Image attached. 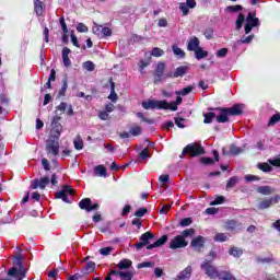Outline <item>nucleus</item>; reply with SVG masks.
Wrapping results in <instances>:
<instances>
[{"instance_id":"30","label":"nucleus","mask_w":280,"mask_h":280,"mask_svg":"<svg viewBox=\"0 0 280 280\" xmlns=\"http://www.w3.org/2000/svg\"><path fill=\"white\" fill-rule=\"evenodd\" d=\"M253 38H255V34H252L247 37H242L240 40L236 42V46L248 45V44L253 43Z\"/></svg>"},{"instance_id":"2","label":"nucleus","mask_w":280,"mask_h":280,"mask_svg":"<svg viewBox=\"0 0 280 280\" xmlns=\"http://www.w3.org/2000/svg\"><path fill=\"white\" fill-rule=\"evenodd\" d=\"M201 270H203L205 275L209 277V279H218L220 277V271L215 266H213L212 260L206 259L200 265Z\"/></svg>"},{"instance_id":"48","label":"nucleus","mask_w":280,"mask_h":280,"mask_svg":"<svg viewBox=\"0 0 280 280\" xmlns=\"http://www.w3.org/2000/svg\"><path fill=\"white\" fill-rule=\"evenodd\" d=\"M173 54L178 58H185V52L176 45L173 46Z\"/></svg>"},{"instance_id":"53","label":"nucleus","mask_w":280,"mask_h":280,"mask_svg":"<svg viewBox=\"0 0 280 280\" xmlns=\"http://www.w3.org/2000/svg\"><path fill=\"white\" fill-rule=\"evenodd\" d=\"M83 69L86 71H95V63H93V61H85L83 63Z\"/></svg>"},{"instance_id":"42","label":"nucleus","mask_w":280,"mask_h":280,"mask_svg":"<svg viewBox=\"0 0 280 280\" xmlns=\"http://www.w3.org/2000/svg\"><path fill=\"white\" fill-rule=\"evenodd\" d=\"M257 167L258 170H261V172H265V173L272 172V166L268 163H259Z\"/></svg>"},{"instance_id":"52","label":"nucleus","mask_w":280,"mask_h":280,"mask_svg":"<svg viewBox=\"0 0 280 280\" xmlns=\"http://www.w3.org/2000/svg\"><path fill=\"white\" fill-rule=\"evenodd\" d=\"M194 223V220H191V218H184L179 221V226H190V224Z\"/></svg>"},{"instance_id":"59","label":"nucleus","mask_w":280,"mask_h":280,"mask_svg":"<svg viewBox=\"0 0 280 280\" xmlns=\"http://www.w3.org/2000/svg\"><path fill=\"white\" fill-rule=\"evenodd\" d=\"M74 148L75 150H82V148H84V142L82 139L78 138L74 140Z\"/></svg>"},{"instance_id":"14","label":"nucleus","mask_w":280,"mask_h":280,"mask_svg":"<svg viewBox=\"0 0 280 280\" xmlns=\"http://www.w3.org/2000/svg\"><path fill=\"white\" fill-rule=\"evenodd\" d=\"M60 119H62L60 116H55L51 121V128L55 129L57 137H60L62 132V125L60 124Z\"/></svg>"},{"instance_id":"43","label":"nucleus","mask_w":280,"mask_h":280,"mask_svg":"<svg viewBox=\"0 0 280 280\" xmlns=\"http://www.w3.org/2000/svg\"><path fill=\"white\" fill-rule=\"evenodd\" d=\"M164 55H165V50L159 47L153 48L151 51V56H154V58H161V56H164Z\"/></svg>"},{"instance_id":"4","label":"nucleus","mask_w":280,"mask_h":280,"mask_svg":"<svg viewBox=\"0 0 280 280\" xmlns=\"http://www.w3.org/2000/svg\"><path fill=\"white\" fill-rule=\"evenodd\" d=\"M46 151L48 154H52L54 156H58L60 154V142H58L55 137H50L48 140H46Z\"/></svg>"},{"instance_id":"49","label":"nucleus","mask_w":280,"mask_h":280,"mask_svg":"<svg viewBox=\"0 0 280 280\" xmlns=\"http://www.w3.org/2000/svg\"><path fill=\"white\" fill-rule=\"evenodd\" d=\"M229 240V236L224 233H217L214 235V242H226Z\"/></svg>"},{"instance_id":"23","label":"nucleus","mask_w":280,"mask_h":280,"mask_svg":"<svg viewBox=\"0 0 280 280\" xmlns=\"http://www.w3.org/2000/svg\"><path fill=\"white\" fill-rule=\"evenodd\" d=\"M244 150H246V147H237L235 144L230 145V154H232V156H237V154H242Z\"/></svg>"},{"instance_id":"12","label":"nucleus","mask_w":280,"mask_h":280,"mask_svg":"<svg viewBox=\"0 0 280 280\" xmlns=\"http://www.w3.org/2000/svg\"><path fill=\"white\" fill-rule=\"evenodd\" d=\"M194 272V269L191 266H187L183 271H180L176 279L174 280H190L191 279V273Z\"/></svg>"},{"instance_id":"6","label":"nucleus","mask_w":280,"mask_h":280,"mask_svg":"<svg viewBox=\"0 0 280 280\" xmlns=\"http://www.w3.org/2000/svg\"><path fill=\"white\" fill-rule=\"evenodd\" d=\"M75 190L69 185L63 186V188L55 194V198L61 199L63 202L69 203V198L67 196H73Z\"/></svg>"},{"instance_id":"15","label":"nucleus","mask_w":280,"mask_h":280,"mask_svg":"<svg viewBox=\"0 0 280 280\" xmlns=\"http://www.w3.org/2000/svg\"><path fill=\"white\" fill-rule=\"evenodd\" d=\"M167 240H170V237L167 235H163L155 243L148 245L147 250H152L153 248H159L160 246H164V244H167Z\"/></svg>"},{"instance_id":"39","label":"nucleus","mask_w":280,"mask_h":280,"mask_svg":"<svg viewBox=\"0 0 280 280\" xmlns=\"http://www.w3.org/2000/svg\"><path fill=\"white\" fill-rule=\"evenodd\" d=\"M244 21H246V16H244V13H240L238 18L236 20V30L240 31L242 30L244 25Z\"/></svg>"},{"instance_id":"55","label":"nucleus","mask_w":280,"mask_h":280,"mask_svg":"<svg viewBox=\"0 0 280 280\" xmlns=\"http://www.w3.org/2000/svg\"><path fill=\"white\" fill-rule=\"evenodd\" d=\"M179 10L183 12L184 16L189 14V7L185 2L179 3Z\"/></svg>"},{"instance_id":"29","label":"nucleus","mask_w":280,"mask_h":280,"mask_svg":"<svg viewBox=\"0 0 280 280\" xmlns=\"http://www.w3.org/2000/svg\"><path fill=\"white\" fill-rule=\"evenodd\" d=\"M110 275H117L118 277H135V271H115V270H110L109 272V277Z\"/></svg>"},{"instance_id":"25","label":"nucleus","mask_w":280,"mask_h":280,"mask_svg":"<svg viewBox=\"0 0 280 280\" xmlns=\"http://www.w3.org/2000/svg\"><path fill=\"white\" fill-rule=\"evenodd\" d=\"M209 56V51L202 49V47H199L195 50V58L197 60H202V58H207Z\"/></svg>"},{"instance_id":"20","label":"nucleus","mask_w":280,"mask_h":280,"mask_svg":"<svg viewBox=\"0 0 280 280\" xmlns=\"http://www.w3.org/2000/svg\"><path fill=\"white\" fill-rule=\"evenodd\" d=\"M187 71H189L188 66H180L175 69V71L173 72V77L174 78H183L184 75H187Z\"/></svg>"},{"instance_id":"50","label":"nucleus","mask_w":280,"mask_h":280,"mask_svg":"<svg viewBox=\"0 0 280 280\" xmlns=\"http://www.w3.org/2000/svg\"><path fill=\"white\" fill-rule=\"evenodd\" d=\"M143 132V129L141 127L136 126L129 130V133L132 135V137H139Z\"/></svg>"},{"instance_id":"8","label":"nucleus","mask_w":280,"mask_h":280,"mask_svg":"<svg viewBox=\"0 0 280 280\" xmlns=\"http://www.w3.org/2000/svg\"><path fill=\"white\" fill-rule=\"evenodd\" d=\"M188 244L189 243L185 238H183V236L177 235L170 241V248H172V250H176L178 248H186Z\"/></svg>"},{"instance_id":"19","label":"nucleus","mask_w":280,"mask_h":280,"mask_svg":"<svg viewBox=\"0 0 280 280\" xmlns=\"http://www.w3.org/2000/svg\"><path fill=\"white\" fill-rule=\"evenodd\" d=\"M256 191L258 194H261L262 196H270L271 194H275L277 189L272 188V186H259Z\"/></svg>"},{"instance_id":"46","label":"nucleus","mask_w":280,"mask_h":280,"mask_svg":"<svg viewBox=\"0 0 280 280\" xmlns=\"http://www.w3.org/2000/svg\"><path fill=\"white\" fill-rule=\"evenodd\" d=\"M243 10H244V7H242L241 4L226 7L228 12H242Z\"/></svg>"},{"instance_id":"7","label":"nucleus","mask_w":280,"mask_h":280,"mask_svg":"<svg viewBox=\"0 0 280 280\" xmlns=\"http://www.w3.org/2000/svg\"><path fill=\"white\" fill-rule=\"evenodd\" d=\"M79 207L83 211L91 213V211H97V209H100V203H93L91 198H84L79 202Z\"/></svg>"},{"instance_id":"64","label":"nucleus","mask_w":280,"mask_h":280,"mask_svg":"<svg viewBox=\"0 0 280 280\" xmlns=\"http://www.w3.org/2000/svg\"><path fill=\"white\" fill-rule=\"evenodd\" d=\"M203 34L208 40H211L213 38V28H207Z\"/></svg>"},{"instance_id":"37","label":"nucleus","mask_w":280,"mask_h":280,"mask_svg":"<svg viewBox=\"0 0 280 280\" xmlns=\"http://www.w3.org/2000/svg\"><path fill=\"white\" fill-rule=\"evenodd\" d=\"M203 117H205V119H203L205 124H212V121H213L214 117H217V115L213 112H209V113L203 114Z\"/></svg>"},{"instance_id":"10","label":"nucleus","mask_w":280,"mask_h":280,"mask_svg":"<svg viewBox=\"0 0 280 280\" xmlns=\"http://www.w3.org/2000/svg\"><path fill=\"white\" fill-rule=\"evenodd\" d=\"M242 105H234L229 108H217L215 110H221V113H228L229 117H237L242 115Z\"/></svg>"},{"instance_id":"28","label":"nucleus","mask_w":280,"mask_h":280,"mask_svg":"<svg viewBox=\"0 0 280 280\" xmlns=\"http://www.w3.org/2000/svg\"><path fill=\"white\" fill-rule=\"evenodd\" d=\"M109 84H110V94L108 96V100L115 103L117 102V93H115V82L113 81V79H109Z\"/></svg>"},{"instance_id":"16","label":"nucleus","mask_w":280,"mask_h":280,"mask_svg":"<svg viewBox=\"0 0 280 280\" xmlns=\"http://www.w3.org/2000/svg\"><path fill=\"white\" fill-rule=\"evenodd\" d=\"M69 54H71V49H69V47H63L61 51V58L65 67H71V59H69Z\"/></svg>"},{"instance_id":"62","label":"nucleus","mask_w":280,"mask_h":280,"mask_svg":"<svg viewBox=\"0 0 280 280\" xmlns=\"http://www.w3.org/2000/svg\"><path fill=\"white\" fill-rule=\"evenodd\" d=\"M100 253L106 257L108 256L110 253H113V247H103L100 249Z\"/></svg>"},{"instance_id":"57","label":"nucleus","mask_w":280,"mask_h":280,"mask_svg":"<svg viewBox=\"0 0 280 280\" xmlns=\"http://www.w3.org/2000/svg\"><path fill=\"white\" fill-rule=\"evenodd\" d=\"M145 213H148V209L147 208H140L135 212V217L136 218H143V215H145Z\"/></svg>"},{"instance_id":"22","label":"nucleus","mask_w":280,"mask_h":280,"mask_svg":"<svg viewBox=\"0 0 280 280\" xmlns=\"http://www.w3.org/2000/svg\"><path fill=\"white\" fill-rule=\"evenodd\" d=\"M95 270V262L94 261H89L81 270V272L86 276L91 275Z\"/></svg>"},{"instance_id":"56","label":"nucleus","mask_w":280,"mask_h":280,"mask_svg":"<svg viewBox=\"0 0 280 280\" xmlns=\"http://www.w3.org/2000/svg\"><path fill=\"white\" fill-rule=\"evenodd\" d=\"M200 162L202 163V165H213V163H215V160H213L212 158H201Z\"/></svg>"},{"instance_id":"9","label":"nucleus","mask_w":280,"mask_h":280,"mask_svg":"<svg viewBox=\"0 0 280 280\" xmlns=\"http://www.w3.org/2000/svg\"><path fill=\"white\" fill-rule=\"evenodd\" d=\"M154 84H159V82H162L164 75H165V62L160 61L158 62V66L154 71Z\"/></svg>"},{"instance_id":"60","label":"nucleus","mask_w":280,"mask_h":280,"mask_svg":"<svg viewBox=\"0 0 280 280\" xmlns=\"http://www.w3.org/2000/svg\"><path fill=\"white\" fill-rule=\"evenodd\" d=\"M152 266H154V262L152 261H144L141 264H138L137 268L141 269V268H152Z\"/></svg>"},{"instance_id":"33","label":"nucleus","mask_w":280,"mask_h":280,"mask_svg":"<svg viewBox=\"0 0 280 280\" xmlns=\"http://www.w3.org/2000/svg\"><path fill=\"white\" fill-rule=\"evenodd\" d=\"M218 124H226L229 122V114L228 112H221L220 115L217 116Z\"/></svg>"},{"instance_id":"51","label":"nucleus","mask_w":280,"mask_h":280,"mask_svg":"<svg viewBox=\"0 0 280 280\" xmlns=\"http://www.w3.org/2000/svg\"><path fill=\"white\" fill-rule=\"evenodd\" d=\"M257 264H271V261H275V258L272 256H269L267 258L256 257Z\"/></svg>"},{"instance_id":"17","label":"nucleus","mask_w":280,"mask_h":280,"mask_svg":"<svg viewBox=\"0 0 280 280\" xmlns=\"http://www.w3.org/2000/svg\"><path fill=\"white\" fill-rule=\"evenodd\" d=\"M199 48H200V39H198V37H191L187 46L188 51H196Z\"/></svg>"},{"instance_id":"40","label":"nucleus","mask_w":280,"mask_h":280,"mask_svg":"<svg viewBox=\"0 0 280 280\" xmlns=\"http://www.w3.org/2000/svg\"><path fill=\"white\" fill-rule=\"evenodd\" d=\"M226 202V198L224 196H217V198L210 202L211 207H215L217 205H224Z\"/></svg>"},{"instance_id":"58","label":"nucleus","mask_w":280,"mask_h":280,"mask_svg":"<svg viewBox=\"0 0 280 280\" xmlns=\"http://www.w3.org/2000/svg\"><path fill=\"white\" fill-rule=\"evenodd\" d=\"M59 23L63 34H69V28H67V22H65V18H60Z\"/></svg>"},{"instance_id":"27","label":"nucleus","mask_w":280,"mask_h":280,"mask_svg":"<svg viewBox=\"0 0 280 280\" xmlns=\"http://www.w3.org/2000/svg\"><path fill=\"white\" fill-rule=\"evenodd\" d=\"M132 266V260L129 259H122L119 261V264L117 265V268L119 270H128V268H130Z\"/></svg>"},{"instance_id":"13","label":"nucleus","mask_w":280,"mask_h":280,"mask_svg":"<svg viewBox=\"0 0 280 280\" xmlns=\"http://www.w3.org/2000/svg\"><path fill=\"white\" fill-rule=\"evenodd\" d=\"M206 242H207V238L199 235V236L192 238V241L190 242V246H191V248H198L200 250V249L205 248Z\"/></svg>"},{"instance_id":"45","label":"nucleus","mask_w":280,"mask_h":280,"mask_svg":"<svg viewBox=\"0 0 280 280\" xmlns=\"http://www.w3.org/2000/svg\"><path fill=\"white\" fill-rule=\"evenodd\" d=\"M67 89H69V83L67 82V79L62 80V86L59 90V96L65 97V93H67Z\"/></svg>"},{"instance_id":"1","label":"nucleus","mask_w":280,"mask_h":280,"mask_svg":"<svg viewBox=\"0 0 280 280\" xmlns=\"http://www.w3.org/2000/svg\"><path fill=\"white\" fill-rule=\"evenodd\" d=\"M22 259H23V257L21 255L15 256L14 267L9 269V271H8L9 277H13V279H16V280L25 279V275H26L27 270L21 262Z\"/></svg>"},{"instance_id":"44","label":"nucleus","mask_w":280,"mask_h":280,"mask_svg":"<svg viewBox=\"0 0 280 280\" xmlns=\"http://www.w3.org/2000/svg\"><path fill=\"white\" fill-rule=\"evenodd\" d=\"M195 234H196L195 229H186L182 232V235H179V236L183 237V240H185V237H191Z\"/></svg>"},{"instance_id":"5","label":"nucleus","mask_w":280,"mask_h":280,"mask_svg":"<svg viewBox=\"0 0 280 280\" xmlns=\"http://www.w3.org/2000/svg\"><path fill=\"white\" fill-rule=\"evenodd\" d=\"M165 106H167V101H156V100H149V101H143L142 102V108H144V110H150L158 108V110H162V108H165Z\"/></svg>"},{"instance_id":"3","label":"nucleus","mask_w":280,"mask_h":280,"mask_svg":"<svg viewBox=\"0 0 280 280\" xmlns=\"http://www.w3.org/2000/svg\"><path fill=\"white\" fill-rule=\"evenodd\" d=\"M205 153V148L198 143H190L183 149L182 154H189V156L196 158Z\"/></svg>"},{"instance_id":"18","label":"nucleus","mask_w":280,"mask_h":280,"mask_svg":"<svg viewBox=\"0 0 280 280\" xmlns=\"http://www.w3.org/2000/svg\"><path fill=\"white\" fill-rule=\"evenodd\" d=\"M261 25V22L259 20H252V21H246L245 23V34H249L253 32V27H259Z\"/></svg>"},{"instance_id":"34","label":"nucleus","mask_w":280,"mask_h":280,"mask_svg":"<svg viewBox=\"0 0 280 280\" xmlns=\"http://www.w3.org/2000/svg\"><path fill=\"white\" fill-rule=\"evenodd\" d=\"M272 207V200L270 199H264L258 203V209L264 210V209H270Z\"/></svg>"},{"instance_id":"11","label":"nucleus","mask_w":280,"mask_h":280,"mask_svg":"<svg viewBox=\"0 0 280 280\" xmlns=\"http://www.w3.org/2000/svg\"><path fill=\"white\" fill-rule=\"evenodd\" d=\"M47 185H49V177L48 176H44L40 179H34L31 183V189H45V187H47Z\"/></svg>"},{"instance_id":"31","label":"nucleus","mask_w":280,"mask_h":280,"mask_svg":"<svg viewBox=\"0 0 280 280\" xmlns=\"http://www.w3.org/2000/svg\"><path fill=\"white\" fill-rule=\"evenodd\" d=\"M240 226V223L235 220H228L225 222V229H228V231H235V229H237Z\"/></svg>"},{"instance_id":"61","label":"nucleus","mask_w":280,"mask_h":280,"mask_svg":"<svg viewBox=\"0 0 280 280\" xmlns=\"http://www.w3.org/2000/svg\"><path fill=\"white\" fill-rule=\"evenodd\" d=\"M77 31L80 32L81 34L86 33V32H89V27L86 25H84V23H79L77 25Z\"/></svg>"},{"instance_id":"41","label":"nucleus","mask_w":280,"mask_h":280,"mask_svg":"<svg viewBox=\"0 0 280 280\" xmlns=\"http://www.w3.org/2000/svg\"><path fill=\"white\" fill-rule=\"evenodd\" d=\"M162 110H178V105L173 101L172 103H167L162 107Z\"/></svg>"},{"instance_id":"26","label":"nucleus","mask_w":280,"mask_h":280,"mask_svg":"<svg viewBox=\"0 0 280 280\" xmlns=\"http://www.w3.org/2000/svg\"><path fill=\"white\" fill-rule=\"evenodd\" d=\"M150 240H154V234H152V232H145L140 236V241H142V243L147 246H150Z\"/></svg>"},{"instance_id":"54","label":"nucleus","mask_w":280,"mask_h":280,"mask_svg":"<svg viewBox=\"0 0 280 280\" xmlns=\"http://www.w3.org/2000/svg\"><path fill=\"white\" fill-rule=\"evenodd\" d=\"M150 152L148 151V148L143 149L140 154H139V159L141 161H145V159H150Z\"/></svg>"},{"instance_id":"36","label":"nucleus","mask_w":280,"mask_h":280,"mask_svg":"<svg viewBox=\"0 0 280 280\" xmlns=\"http://www.w3.org/2000/svg\"><path fill=\"white\" fill-rule=\"evenodd\" d=\"M191 91H194V85H188L180 91H176L175 94L182 95L185 97V95H189V93H191Z\"/></svg>"},{"instance_id":"47","label":"nucleus","mask_w":280,"mask_h":280,"mask_svg":"<svg viewBox=\"0 0 280 280\" xmlns=\"http://www.w3.org/2000/svg\"><path fill=\"white\" fill-rule=\"evenodd\" d=\"M280 121V113H276L271 118L269 119L268 126H275L276 124H279Z\"/></svg>"},{"instance_id":"24","label":"nucleus","mask_w":280,"mask_h":280,"mask_svg":"<svg viewBox=\"0 0 280 280\" xmlns=\"http://www.w3.org/2000/svg\"><path fill=\"white\" fill-rule=\"evenodd\" d=\"M94 174L95 176L106 177L108 172L106 171V167H104V165H97L94 167Z\"/></svg>"},{"instance_id":"38","label":"nucleus","mask_w":280,"mask_h":280,"mask_svg":"<svg viewBox=\"0 0 280 280\" xmlns=\"http://www.w3.org/2000/svg\"><path fill=\"white\" fill-rule=\"evenodd\" d=\"M34 10L37 16H40L43 14V2H40V0H35Z\"/></svg>"},{"instance_id":"63","label":"nucleus","mask_w":280,"mask_h":280,"mask_svg":"<svg viewBox=\"0 0 280 280\" xmlns=\"http://www.w3.org/2000/svg\"><path fill=\"white\" fill-rule=\"evenodd\" d=\"M101 34L103 36H113V31L108 27H102L101 28Z\"/></svg>"},{"instance_id":"32","label":"nucleus","mask_w":280,"mask_h":280,"mask_svg":"<svg viewBox=\"0 0 280 280\" xmlns=\"http://www.w3.org/2000/svg\"><path fill=\"white\" fill-rule=\"evenodd\" d=\"M229 254L232 255V257L240 258L244 255V252L240 247H231Z\"/></svg>"},{"instance_id":"35","label":"nucleus","mask_w":280,"mask_h":280,"mask_svg":"<svg viewBox=\"0 0 280 280\" xmlns=\"http://www.w3.org/2000/svg\"><path fill=\"white\" fill-rule=\"evenodd\" d=\"M237 183H240V177L237 176L231 177L226 183V189H233V187H235Z\"/></svg>"},{"instance_id":"21","label":"nucleus","mask_w":280,"mask_h":280,"mask_svg":"<svg viewBox=\"0 0 280 280\" xmlns=\"http://www.w3.org/2000/svg\"><path fill=\"white\" fill-rule=\"evenodd\" d=\"M218 280H237V278L231 271L221 270Z\"/></svg>"}]
</instances>
